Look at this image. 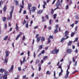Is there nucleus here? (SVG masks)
I'll use <instances>...</instances> for the list:
<instances>
[{"label":"nucleus","mask_w":79,"mask_h":79,"mask_svg":"<svg viewBox=\"0 0 79 79\" xmlns=\"http://www.w3.org/2000/svg\"><path fill=\"white\" fill-rule=\"evenodd\" d=\"M77 23H78V21H75V24H77Z\"/></svg>","instance_id":"774afa93"},{"label":"nucleus","mask_w":79,"mask_h":79,"mask_svg":"<svg viewBox=\"0 0 79 79\" xmlns=\"http://www.w3.org/2000/svg\"><path fill=\"white\" fill-rule=\"evenodd\" d=\"M74 34H75V33L74 32H72L71 34V37H73L74 35Z\"/></svg>","instance_id":"7c9ffc66"},{"label":"nucleus","mask_w":79,"mask_h":79,"mask_svg":"<svg viewBox=\"0 0 79 79\" xmlns=\"http://www.w3.org/2000/svg\"><path fill=\"white\" fill-rule=\"evenodd\" d=\"M49 37L50 39H53V36L50 35L49 36Z\"/></svg>","instance_id":"f704fd0d"},{"label":"nucleus","mask_w":79,"mask_h":79,"mask_svg":"<svg viewBox=\"0 0 79 79\" xmlns=\"http://www.w3.org/2000/svg\"><path fill=\"white\" fill-rule=\"evenodd\" d=\"M49 23L50 25H51L52 24V19L50 20Z\"/></svg>","instance_id":"79ce46f5"},{"label":"nucleus","mask_w":79,"mask_h":79,"mask_svg":"<svg viewBox=\"0 0 79 79\" xmlns=\"http://www.w3.org/2000/svg\"><path fill=\"white\" fill-rule=\"evenodd\" d=\"M38 66H40V67H39L38 69V70L39 71H40V70H41V64H39Z\"/></svg>","instance_id":"f3484780"},{"label":"nucleus","mask_w":79,"mask_h":79,"mask_svg":"<svg viewBox=\"0 0 79 79\" xmlns=\"http://www.w3.org/2000/svg\"><path fill=\"white\" fill-rule=\"evenodd\" d=\"M30 54V52L29 51H28V56H29V55Z\"/></svg>","instance_id":"052dcab7"},{"label":"nucleus","mask_w":79,"mask_h":79,"mask_svg":"<svg viewBox=\"0 0 79 79\" xmlns=\"http://www.w3.org/2000/svg\"><path fill=\"white\" fill-rule=\"evenodd\" d=\"M26 20H25V19L24 20V22H23L22 23V24H23V25H24V24H26Z\"/></svg>","instance_id":"473e14b6"},{"label":"nucleus","mask_w":79,"mask_h":79,"mask_svg":"<svg viewBox=\"0 0 79 79\" xmlns=\"http://www.w3.org/2000/svg\"><path fill=\"white\" fill-rule=\"evenodd\" d=\"M69 72H68L66 73V75L67 76H68L69 75Z\"/></svg>","instance_id":"680f3d73"},{"label":"nucleus","mask_w":79,"mask_h":79,"mask_svg":"<svg viewBox=\"0 0 79 79\" xmlns=\"http://www.w3.org/2000/svg\"><path fill=\"white\" fill-rule=\"evenodd\" d=\"M37 28H38V27H37V26H35L34 27V29H37Z\"/></svg>","instance_id":"69168bd1"},{"label":"nucleus","mask_w":79,"mask_h":79,"mask_svg":"<svg viewBox=\"0 0 79 79\" xmlns=\"http://www.w3.org/2000/svg\"><path fill=\"white\" fill-rule=\"evenodd\" d=\"M57 32H58V29H55L54 30V34H56L57 33Z\"/></svg>","instance_id":"bb28decb"},{"label":"nucleus","mask_w":79,"mask_h":79,"mask_svg":"<svg viewBox=\"0 0 79 79\" xmlns=\"http://www.w3.org/2000/svg\"><path fill=\"white\" fill-rule=\"evenodd\" d=\"M42 12H43V10H38L37 11V13L38 15H40V14H41Z\"/></svg>","instance_id":"9d476101"},{"label":"nucleus","mask_w":79,"mask_h":79,"mask_svg":"<svg viewBox=\"0 0 79 79\" xmlns=\"http://www.w3.org/2000/svg\"><path fill=\"white\" fill-rule=\"evenodd\" d=\"M13 10H14V6H13L12 8V10L11 12H10V15L11 17L12 16V14L13 13Z\"/></svg>","instance_id":"6e6552de"},{"label":"nucleus","mask_w":79,"mask_h":79,"mask_svg":"<svg viewBox=\"0 0 79 79\" xmlns=\"http://www.w3.org/2000/svg\"><path fill=\"white\" fill-rule=\"evenodd\" d=\"M20 7L21 8L20 9V11L19 12V13H21V11H22L23 9L24 8V5H22V4H21L20 5Z\"/></svg>","instance_id":"39448f33"},{"label":"nucleus","mask_w":79,"mask_h":79,"mask_svg":"<svg viewBox=\"0 0 79 79\" xmlns=\"http://www.w3.org/2000/svg\"><path fill=\"white\" fill-rule=\"evenodd\" d=\"M78 40V38H76L74 41V42H77Z\"/></svg>","instance_id":"72a5a7b5"},{"label":"nucleus","mask_w":79,"mask_h":79,"mask_svg":"<svg viewBox=\"0 0 79 79\" xmlns=\"http://www.w3.org/2000/svg\"><path fill=\"white\" fill-rule=\"evenodd\" d=\"M65 78V79H67V78H68V75H66L64 77Z\"/></svg>","instance_id":"0e129e2a"},{"label":"nucleus","mask_w":79,"mask_h":79,"mask_svg":"<svg viewBox=\"0 0 79 79\" xmlns=\"http://www.w3.org/2000/svg\"><path fill=\"white\" fill-rule=\"evenodd\" d=\"M42 48H43L42 45H40L39 49H42Z\"/></svg>","instance_id":"58836bf2"},{"label":"nucleus","mask_w":79,"mask_h":79,"mask_svg":"<svg viewBox=\"0 0 79 79\" xmlns=\"http://www.w3.org/2000/svg\"><path fill=\"white\" fill-rule=\"evenodd\" d=\"M71 44H72V41H69V42L68 43V46L71 45Z\"/></svg>","instance_id":"393cba45"},{"label":"nucleus","mask_w":79,"mask_h":79,"mask_svg":"<svg viewBox=\"0 0 79 79\" xmlns=\"http://www.w3.org/2000/svg\"><path fill=\"white\" fill-rule=\"evenodd\" d=\"M43 2L44 3V5H47V2H45V1H44Z\"/></svg>","instance_id":"5fc2aeb1"},{"label":"nucleus","mask_w":79,"mask_h":79,"mask_svg":"<svg viewBox=\"0 0 79 79\" xmlns=\"http://www.w3.org/2000/svg\"><path fill=\"white\" fill-rule=\"evenodd\" d=\"M48 44H50V43L51 41H50V38H48Z\"/></svg>","instance_id":"2f4dec72"},{"label":"nucleus","mask_w":79,"mask_h":79,"mask_svg":"<svg viewBox=\"0 0 79 79\" xmlns=\"http://www.w3.org/2000/svg\"><path fill=\"white\" fill-rule=\"evenodd\" d=\"M41 40L42 42H44V41L45 40V37H42L41 39Z\"/></svg>","instance_id":"aec40b11"},{"label":"nucleus","mask_w":79,"mask_h":79,"mask_svg":"<svg viewBox=\"0 0 79 79\" xmlns=\"http://www.w3.org/2000/svg\"><path fill=\"white\" fill-rule=\"evenodd\" d=\"M26 10H24V12H23V14H26Z\"/></svg>","instance_id":"338daca9"},{"label":"nucleus","mask_w":79,"mask_h":79,"mask_svg":"<svg viewBox=\"0 0 79 79\" xmlns=\"http://www.w3.org/2000/svg\"><path fill=\"white\" fill-rule=\"evenodd\" d=\"M72 4V1H70L69 3V5H71Z\"/></svg>","instance_id":"13d9d810"},{"label":"nucleus","mask_w":79,"mask_h":79,"mask_svg":"<svg viewBox=\"0 0 79 79\" xmlns=\"http://www.w3.org/2000/svg\"><path fill=\"white\" fill-rule=\"evenodd\" d=\"M54 12V11L53 10V9H52L51 11V14H52V15H53V14Z\"/></svg>","instance_id":"cd10ccee"},{"label":"nucleus","mask_w":79,"mask_h":79,"mask_svg":"<svg viewBox=\"0 0 79 79\" xmlns=\"http://www.w3.org/2000/svg\"><path fill=\"white\" fill-rule=\"evenodd\" d=\"M8 36H6L4 38V40H6L7 39H8Z\"/></svg>","instance_id":"4be33fe9"},{"label":"nucleus","mask_w":79,"mask_h":79,"mask_svg":"<svg viewBox=\"0 0 79 79\" xmlns=\"http://www.w3.org/2000/svg\"><path fill=\"white\" fill-rule=\"evenodd\" d=\"M56 6H58L59 5H60V6H61V4H60V2L57 1V2L56 4Z\"/></svg>","instance_id":"1a4fd4ad"},{"label":"nucleus","mask_w":79,"mask_h":79,"mask_svg":"<svg viewBox=\"0 0 79 79\" xmlns=\"http://www.w3.org/2000/svg\"><path fill=\"white\" fill-rule=\"evenodd\" d=\"M72 60H73V61L74 63H75V62H76V60H75V58H74V57H73V58H72Z\"/></svg>","instance_id":"c9c22d12"},{"label":"nucleus","mask_w":79,"mask_h":79,"mask_svg":"<svg viewBox=\"0 0 79 79\" xmlns=\"http://www.w3.org/2000/svg\"><path fill=\"white\" fill-rule=\"evenodd\" d=\"M32 7V4H28V10H30V13L31 15V7Z\"/></svg>","instance_id":"20e7f679"},{"label":"nucleus","mask_w":79,"mask_h":79,"mask_svg":"<svg viewBox=\"0 0 79 79\" xmlns=\"http://www.w3.org/2000/svg\"><path fill=\"white\" fill-rule=\"evenodd\" d=\"M36 56V54L35 52H34V56L35 58V56Z\"/></svg>","instance_id":"e2e57ef3"},{"label":"nucleus","mask_w":79,"mask_h":79,"mask_svg":"<svg viewBox=\"0 0 79 79\" xmlns=\"http://www.w3.org/2000/svg\"><path fill=\"white\" fill-rule=\"evenodd\" d=\"M6 53L5 58V60L3 62L4 63H6V64H7V63H8V57L9 56V52L8 51H6H6L5 52Z\"/></svg>","instance_id":"f03ea898"},{"label":"nucleus","mask_w":79,"mask_h":79,"mask_svg":"<svg viewBox=\"0 0 79 79\" xmlns=\"http://www.w3.org/2000/svg\"><path fill=\"white\" fill-rule=\"evenodd\" d=\"M40 37H39L38 38H36V42H40Z\"/></svg>","instance_id":"dca6fc26"},{"label":"nucleus","mask_w":79,"mask_h":79,"mask_svg":"<svg viewBox=\"0 0 79 79\" xmlns=\"http://www.w3.org/2000/svg\"><path fill=\"white\" fill-rule=\"evenodd\" d=\"M15 29L17 31H18V23L16 24V27L15 28Z\"/></svg>","instance_id":"412c9836"},{"label":"nucleus","mask_w":79,"mask_h":79,"mask_svg":"<svg viewBox=\"0 0 79 79\" xmlns=\"http://www.w3.org/2000/svg\"><path fill=\"white\" fill-rule=\"evenodd\" d=\"M10 17H9L8 18H7V20H8V21L9 20H11V18L12 19V17L11 16Z\"/></svg>","instance_id":"5701e85b"},{"label":"nucleus","mask_w":79,"mask_h":79,"mask_svg":"<svg viewBox=\"0 0 79 79\" xmlns=\"http://www.w3.org/2000/svg\"><path fill=\"white\" fill-rule=\"evenodd\" d=\"M65 34L64 35V37H67V35H69V31H66L65 32Z\"/></svg>","instance_id":"9b49d317"},{"label":"nucleus","mask_w":79,"mask_h":79,"mask_svg":"<svg viewBox=\"0 0 79 79\" xmlns=\"http://www.w3.org/2000/svg\"><path fill=\"white\" fill-rule=\"evenodd\" d=\"M74 23H73L72 25H70V26H71L72 27H74Z\"/></svg>","instance_id":"603ef678"},{"label":"nucleus","mask_w":79,"mask_h":79,"mask_svg":"<svg viewBox=\"0 0 79 79\" xmlns=\"http://www.w3.org/2000/svg\"><path fill=\"white\" fill-rule=\"evenodd\" d=\"M48 29L50 31V30H51V29H52V27H48Z\"/></svg>","instance_id":"6e6d98bb"},{"label":"nucleus","mask_w":79,"mask_h":79,"mask_svg":"<svg viewBox=\"0 0 79 79\" xmlns=\"http://www.w3.org/2000/svg\"><path fill=\"white\" fill-rule=\"evenodd\" d=\"M25 26H26V28H28V23H27L25 25Z\"/></svg>","instance_id":"de8ad7c7"},{"label":"nucleus","mask_w":79,"mask_h":79,"mask_svg":"<svg viewBox=\"0 0 79 79\" xmlns=\"http://www.w3.org/2000/svg\"><path fill=\"white\" fill-rule=\"evenodd\" d=\"M46 18L47 19H49L48 15H46Z\"/></svg>","instance_id":"a19ab883"},{"label":"nucleus","mask_w":79,"mask_h":79,"mask_svg":"<svg viewBox=\"0 0 79 79\" xmlns=\"http://www.w3.org/2000/svg\"><path fill=\"white\" fill-rule=\"evenodd\" d=\"M68 8H69V6L68 5H67L66 6V10H68Z\"/></svg>","instance_id":"c03bdc74"},{"label":"nucleus","mask_w":79,"mask_h":79,"mask_svg":"<svg viewBox=\"0 0 79 79\" xmlns=\"http://www.w3.org/2000/svg\"><path fill=\"white\" fill-rule=\"evenodd\" d=\"M8 72L6 70L4 72V75L0 73V79H7V76L8 75Z\"/></svg>","instance_id":"f257e3e1"},{"label":"nucleus","mask_w":79,"mask_h":79,"mask_svg":"<svg viewBox=\"0 0 79 79\" xmlns=\"http://www.w3.org/2000/svg\"><path fill=\"white\" fill-rule=\"evenodd\" d=\"M26 75H24L23 76V79H25V78H26Z\"/></svg>","instance_id":"4d7b16f0"},{"label":"nucleus","mask_w":79,"mask_h":79,"mask_svg":"<svg viewBox=\"0 0 79 79\" xmlns=\"http://www.w3.org/2000/svg\"><path fill=\"white\" fill-rule=\"evenodd\" d=\"M58 52H59V50L57 49L56 50V48L55 47V49L52 51V53L53 54H57L58 53Z\"/></svg>","instance_id":"7ed1b4c3"},{"label":"nucleus","mask_w":79,"mask_h":79,"mask_svg":"<svg viewBox=\"0 0 79 79\" xmlns=\"http://www.w3.org/2000/svg\"><path fill=\"white\" fill-rule=\"evenodd\" d=\"M54 19H56V14H55L53 15Z\"/></svg>","instance_id":"c756f323"},{"label":"nucleus","mask_w":79,"mask_h":79,"mask_svg":"<svg viewBox=\"0 0 79 79\" xmlns=\"http://www.w3.org/2000/svg\"><path fill=\"white\" fill-rule=\"evenodd\" d=\"M15 4L17 6H18L19 5V3L18 2V1L17 0L15 1Z\"/></svg>","instance_id":"a211bd4d"},{"label":"nucleus","mask_w":79,"mask_h":79,"mask_svg":"<svg viewBox=\"0 0 79 79\" xmlns=\"http://www.w3.org/2000/svg\"><path fill=\"white\" fill-rule=\"evenodd\" d=\"M46 74H48L49 75H50V74H51V72H49V71H48L47 72Z\"/></svg>","instance_id":"c85d7f7f"},{"label":"nucleus","mask_w":79,"mask_h":79,"mask_svg":"<svg viewBox=\"0 0 79 79\" xmlns=\"http://www.w3.org/2000/svg\"><path fill=\"white\" fill-rule=\"evenodd\" d=\"M38 37H39V34H37L36 35L35 37L36 38H38Z\"/></svg>","instance_id":"e433bc0d"},{"label":"nucleus","mask_w":79,"mask_h":79,"mask_svg":"<svg viewBox=\"0 0 79 79\" xmlns=\"http://www.w3.org/2000/svg\"><path fill=\"white\" fill-rule=\"evenodd\" d=\"M23 61H22V60H20V64H21V65H22V64H23Z\"/></svg>","instance_id":"864d4df0"},{"label":"nucleus","mask_w":79,"mask_h":79,"mask_svg":"<svg viewBox=\"0 0 79 79\" xmlns=\"http://www.w3.org/2000/svg\"><path fill=\"white\" fill-rule=\"evenodd\" d=\"M5 69H2V68H1L0 69V72L1 73H4V72H5Z\"/></svg>","instance_id":"f8f14e48"},{"label":"nucleus","mask_w":79,"mask_h":79,"mask_svg":"<svg viewBox=\"0 0 79 79\" xmlns=\"http://www.w3.org/2000/svg\"><path fill=\"white\" fill-rule=\"evenodd\" d=\"M19 34L15 38V40H17L19 39V37H20V36L22 35V32H20Z\"/></svg>","instance_id":"0eeeda50"},{"label":"nucleus","mask_w":79,"mask_h":79,"mask_svg":"<svg viewBox=\"0 0 79 79\" xmlns=\"http://www.w3.org/2000/svg\"><path fill=\"white\" fill-rule=\"evenodd\" d=\"M41 53L42 54H44L45 53V50H43L41 51Z\"/></svg>","instance_id":"37998d69"},{"label":"nucleus","mask_w":79,"mask_h":79,"mask_svg":"<svg viewBox=\"0 0 79 79\" xmlns=\"http://www.w3.org/2000/svg\"><path fill=\"white\" fill-rule=\"evenodd\" d=\"M61 74H62V73L60 72L59 73V76H61Z\"/></svg>","instance_id":"bf43d9fd"},{"label":"nucleus","mask_w":79,"mask_h":79,"mask_svg":"<svg viewBox=\"0 0 79 79\" xmlns=\"http://www.w3.org/2000/svg\"><path fill=\"white\" fill-rule=\"evenodd\" d=\"M6 5H5L4 7L3 8V11H4V12H5V11H6Z\"/></svg>","instance_id":"2eb2a0df"},{"label":"nucleus","mask_w":79,"mask_h":79,"mask_svg":"<svg viewBox=\"0 0 79 79\" xmlns=\"http://www.w3.org/2000/svg\"><path fill=\"white\" fill-rule=\"evenodd\" d=\"M67 52L68 54H71L72 53V49H68L67 50Z\"/></svg>","instance_id":"423d86ee"},{"label":"nucleus","mask_w":79,"mask_h":79,"mask_svg":"<svg viewBox=\"0 0 79 79\" xmlns=\"http://www.w3.org/2000/svg\"><path fill=\"white\" fill-rule=\"evenodd\" d=\"M18 69L19 71H21V69L19 67L18 68Z\"/></svg>","instance_id":"8fccbe9b"},{"label":"nucleus","mask_w":79,"mask_h":79,"mask_svg":"<svg viewBox=\"0 0 79 79\" xmlns=\"http://www.w3.org/2000/svg\"><path fill=\"white\" fill-rule=\"evenodd\" d=\"M77 61H76L74 64V66H77Z\"/></svg>","instance_id":"a18cd8bd"},{"label":"nucleus","mask_w":79,"mask_h":79,"mask_svg":"<svg viewBox=\"0 0 79 79\" xmlns=\"http://www.w3.org/2000/svg\"><path fill=\"white\" fill-rule=\"evenodd\" d=\"M47 56H45L43 58V60H47Z\"/></svg>","instance_id":"ea45409f"},{"label":"nucleus","mask_w":79,"mask_h":79,"mask_svg":"<svg viewBox=\"0 0 79 79\" xmlns=\"http://www.w3.org/2000/svg\"><path fill=\"white\" fill-rule=\"evenodd\" d=\"M72 63V62H71V61L69 60V65H70V64H71Z\"/></svg>","instance_id":"3c124183"},{"label":"nucleus","mask_w":79,"mask_h":79,"mask_svg":"<svg viewBox=\"0 0 79 79\" xmlns=\"http://www.w3.org/2000/svg\"><path fill=\"white\" fill-rule=\"evenodd\" d=\"M7 27V25L6 24H5L4 26V28L5 29H6Z\"/></svg>","instance_id":"49530a36"},{"label":"nucleus","mask_w":79,"mask_h":79,"mask_svg":"<svg viewBox=\"0 0 79 79\" xmlns=\"http://www.w3.org/2000/svg\"><path fill=\"white\" fill-rule=\"evenodd\" d=\"M36 9V7H32L31 8V11L32 12H35V10Z\"/></svg>","instance_id":"ddd939ff"},{"label":"nucleus","mask_w":79,"mask_h":79,"mask_svg":"<svg viewBox=\"0 0 79 79\" xmlns=\"http://www.w3.org/2000/svg\"><path fill=\"white\" fill-rule=\"evenodd\" d=\"M59 27V26L58 25H56L55 28H56V29H57L58 28V27Z\"/></svg>","instance_id":"4c0bfd02"},{"label":"nucleus","mask_w":79,"mask_h":79,"mask_svg":"<svg viewBox=\"0 0 79 79\" xmlns=\"http://www.w3.org/2000/svg\"><path fill=\"white\" fill-rule=\"evenodd\" d=\"M64 40H65V39L64 37L61 39L60 40L61 42H63Z\"/></svg>","instance_id":"6ab92c4d"},{"label":"nucleus","mask_w":79,"mask_h":79,"mask_svg":"<svg viewBox=\"0 0 79 79\" xmlns=\"http://www.w3.org/2000/svg\"><path fill=\"white\" fill-rule=\"evenodd\" d=\"M40 63V60H37L36 61L35 64H37Z\"/></svg>","instance_id":"b1692460"},{"label":"nucleus","mask_w":79,"mask_h":79,"mask_svg":"<svg viewBox=\"0 0 79 79\" xmlns=\"http://www.w3.org/2000/svg\"><path fill=\"white\" fill-rule=\"evenodd\" d=\"M54 77H56V73L55 71H54Z\"/></svg>","instance_id":"09e8293b"},{"label":"nucleus","mask_w":79,"mask_h":79,"mask_svg":"<svg viewBox=\"0 0 79 79\" xmlns=\"http://www.w3.org/2000/svg\"><path fill=\"white\" fill-rule=\"evenodd\" d=\"M14 68V66H13V65H12L11 68V69H10L9 70V71L10 72H11V71H12V70L13 69V68Z\"/></svg>","instance_id":"4468645a"},{"label":"nucleus","mask_w":79,"mask_h":79,"mask_svg":"<svg viewBox=\"0 0 79 79\" xmlns=\"http://www.w3.org/2000/svg\"><path fill=\"white\" fill-rule=\"evenodd\" d=\"M2 20L3 21L5 22V21H6V18L5 17H2Z\"/></svg>","instance_id":"a878e982"}]
</instances>
